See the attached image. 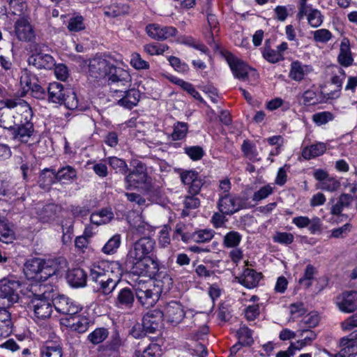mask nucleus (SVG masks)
<instances>
[{
    "label": "nucleus",
    "mask_w": 357,
    "mask_h": 357,
    "mask_svg": "<svg viewBox=\"0 0 357 357\" xmlns=\"http://www.w3.org/2000/svg\"><path fill=\"white\" fill-rule=\"evenodd\" d=\"M123 271L116 261L93 264L89 270V280L93 291L111 296L121 281Z\"/></svg>",
    "instance_id": "obj_1"
},
{
    "label": "nucleus",
    "mask_w": 357,
    "mask_h": 357,
    "mask_svg": "<svg viewBox=\"0 0 357 357\" xmlns=\"http://www.w3.org/2000/svg\"><path fill=\"white\" fill-rule=\"evenodd\" d=\"M66 264L64 259L46 261L40 258H32L24 264V272L27 279L41 282L54 275H61L66 271Z\"/></svg>",
    "instance_id": "obj_2"
},
{
    "label": "nucleus",
    "mask_w": 357,
    "mask_h": 357,
    "mask_svg": "<svg viewBox=\"0 0 357 357\" xmlns=\"http://www.w3.org/2000/svg\"><path fill=\"white\" fill-rule=\"evenodd\" d=\"M47 96L50 102L63 104L69 109H75L78 107L75 93L72 89L64 87L61 83H50L47 87Z\"/></svg>",
    "instance_id": "obj_3"
},
{
    "label": "nucleus",
    "mask_w": 357,
    "mask_h": 357,
    "mask_svg": "<svg viewBox=\"0 0 357 357\" xmlns=\"http://www.w3.org/2000/svg\"><path fill=\"white\" fill-rule=\"evenodd\" d=\"M136 298L140 304L146 308L153 307L159 299L160 291L149 280H137L134 284Z\"/></svg>",
    "instance_id": "obj_4"
},
{
    "label": "nucleus",
    "mask_w": 357,
    "mask_h": 357,
    "mask_svg": "<svg viewBox=\"0 0 357 357\" xmlns=\"http://www.w3.org/2000/svg\"><path fill=\"white\" fill-rule=\"evenodd\" d=\"M33 312V317L38 320H45L50 317L53 312V301L43 294H33L27 306Z\"/></svg>",
    "instance_id": "obj_5"
},
{
    "label": "nucleus",
    "mask_w": 357,
    "mask_h": 357,
    "mask_svg": "<svg viewBox=\"0 0 357 357\" xmlns=\"http://www.w3.org/2000/svg\"><path fill=\"white\" fill-rule=\"evenodd\" d=\"M155 241L150 237H142L137 241L128 251L126 257L128 263H134L136 261L150 257L149 255L154 250Z\"/></svg>",
    "instance_id": "obj_6"
},
{
    "label": "nucleus",
    "mask_w": 357,
    "mask_h": 357,
    "mask_svg": "<svg viewBox=\"0 0 357 357\" xmlns=\"http://www.w3.org/2000/svg\"><path fill=\"white\" fill-rule=\"evenodd\" d=\"M21 283L15 280L3 279L0 281V305L11 306L17 302L19 296L17 290Z\"/></svg>",
    "instance_id": "obj_7"
},
{
    "label": "nucleus",
    "mask_w": 357,
    "mask_h": 357,
    "mask_svg": "<svg viewBox=\"0 0 357 357\" xmlns=\"http://www.w3.org/2000/svg\"><path fill=\"white\" fill-rule=\"evenodd\" d=\"M132 273L137 275L154 278L159 272V261L156 257H150L130 263Z\"/></svg>",
    "instance_id": "obj_8"
},
{
    "label": "nucleus",
    "mask_w": 357,
    "mask_h": 357,
    "mask_svg": "<svg viewBox=\"0 0 357 357\" xmlns=\"http://www.w3.org/2000/svg\"><path fill=\"white\" fill-rule=\"evenodd\" d=\"M149 177L146 172L145 165L139 162L125 177L126 189L137 188L141 185L148 183Z\"/></svg>",
    "instance_id": "obj_9"
},
{
    "label": "nucleus",
    "mask_w": 357,
    "mask_h": 357,
    "mask_svg": "<svg viewBox=\"0 0 357 357\" xmlns=\"http://www.w3.org/2000/svg\"><path fill=\"white\" fill-rule=\"evenodd\" d=\"M14 33L17 38L22 42H33L36 38L34 28L24 17H20L15 21Z\"/></svg>",
    "instance_id": "obj_10"
},
{
    "label": "nucleus",
    "mask_w": 357,
    "mask_h": 357,
    "mask_svg": "<svg viewBox=\"0 0 357 357\" xmlns=\"http://www.w3.org/2000/svg\"><path fill=\"white\" fill-rule=\"evenodd\" d=\"M108 84L110 85L111 89L113 88L126 89L130 84L131 77L129 73L121 68L114 66L112 68L111 73L107 75Z\"/></svg>",
    "instance_id": "obj_11"
},
{
    "label": "nucleus",
    "mask_w": 357,
    "mask_h": 357,
    "mask_svg": "<svg viewBox=\"0 0 357 357\" xmlns=\"http://www.w3.org/2000/svg\"><path fill=\"white\" fill-rule=\"evenodd\" d=\"M114 66L102 57H95L89 61V72L91 77L100 79L107 77Z\"/></svg>",
    "instance_id": "obj_12"
},
{
    "label": "nucleus",
    "mask_w": 357,
    "mask_h": 357,
    "mask_svg": "<svg viewBox=\"0 0 357 357\" xmlns=\"http://www.w3.org/2000/svg\"><path fill=\"white\" fill-rule=\"evenodd\" d=\"M225 57L236 78L245 81L247 79L250 71L255 72L254 69L250 68L243 61L238 59L232 54L228 53L226 54Z\"/></svg>",
    "instance_id": "obj_13"
},
{
    "label": "nucleus",
    "mask_w": 357,
    "mask_h": 357,
    "mask_svg": "<svg viewBox=\"0 0 357 357\" xmlns=\"http://www.w3.org/2000/svg\"><path fill=\"white\" fill-rule=\"evenodd\" d=\"M218 206L220 213L232 215L243 208V201L238 197L226 194L220 198Z\"/></svg>",
    "instance_id": "obj_14"
},
{
    "label": "nucleus",
    "mask_w": 357,
    "mask_h": 357,
    "mask_svg": "<svg viewBox=\"0 0 357 357\" xmlns=\"http://www.w3.org/2000/svg\"><path fill=\"white\" fill-rule=\"evenodd\" d=\"M163 314L160 310H153L148 312L142 319V329L144 335L154 333L160 326Z\"/></svg>",
    "instance_id": "obj_15"
},
{
    "label": "nucleus",
    "mask_w": 357,
    "mask_h": 357,
    "mask_svg": "<svg viewBox=\"0 0 357 357\" xmlns=\"http://www.w3.org/2000/svg\"><path fill=\"white\" fill-rule=\"evenodd\" d=\"M115 93H120V98L118 100V105L127 109H132L136 106L139 101L140 92L139 90L133 88L128 90L123 89L113 88Z\"/></svg>",
    "instance_id": "obj_16"
},
{
    "label": "nucleus",
    "mask_w": 357,
    "mask_h": 357,
    "mask_svg": "<svg viewBox=\"0 0 357 357\" xmlns=\"http://www.w3.org/2000/svg\"><path fill=\"white\" fill-rule=\"evenodd\" d=\"M336 305L341 312H354L357 309V291H344L336 298Z\"/></svg>",
    "instance_id": "obj_17"
},
{
    "label": "nucleus",
    "mask_w": 357,
    "mask_h": 357,
    "mask_svg": "<svg viewBox=\"0 0 357 357\" xmlns=\"http://www.w3.org/2000/svg\"><path fill=\"white\" fill-rule=\"evenodd\" d=\"M161 311L163 314V318L175 325L179 324L185 316L182 305L176 301L169 302Z\"/></svg>",
    "instance_id": "obj_18"
},
{
    "label": "nucleus",
    "mask_w": 357,
    "mask_h": 357,
    "mask_svg": "<svg viewBox=\"0 0 357 357\" xmlns=\"http://www.w3.org/2000/svg\"><path fill=\"white\" fill-rule=\"evenodd\" d=\"M146 31L149 36L157 40H165L176 36L177 29L173 26H162L157 24L146 26Z\"/></svg>",
    "instance_id": "obj_19"
},
{
    "label": "nucleus",
    "mask_w": 357,
    "mask_h": 357,
    "mask_svg": "<svg viewBox=\"0 0 357 357\" xmlns=\"http://www.w3.org/2000/svg\"><path fill=\"white\" fill-rule=\"evenodd\" d=\"M53 305L58 312L63 314L75 315L81 310L79 305L64 295L55 298L53 300Z\"/></svg>",
    "instance_id": "obj_20"
},
{
    "label": "nucleus",
    "mask_w": 357,
    "mask_h": 357,
    "mask_svg": "<svg viewBox=\"0 0 357 357\" xmlns=\"http://www.w3.org/2000/svg\"><path fill=\"white\" fill-rule=\"evenodd\" d=\"M135 296V291L131 288H122L119 291L114 299V305L119 309L130 310L134 305Z\"/></svg>",
    "instance_id": "obj_21"
},
{
    "label": "nucleus",
    "mask_w": 357,
    "mask_h": 357,
    "mask_svg": "<svg viewBox=\"0 0 357 357\" xmlns=\"http://www.w3.org/2000/svg\"><path fill=\"white\" fill-rule=\"evenodd\" d=\"M14 117V126H22L26 123H33L31 119L33 112L29 105L24 101L19 105L16 109Z\"/></svg>",
    "instance_id": "obj_22"
},
{
    "label": "nucleus",
    "mask_w": 357,
    "mask_h": 357,
    "mask_svg": "<svg viewBox=\"0 0 357 357\" xmlns=\"http://www.w3.org/2000/svg\"><path fill=\"white\" fill-rule=\"evenodd\" d=\"M28 63L37 69H52L55 66L54 58L48 54L43 53L31 55L28 59Z\"/></svg>",
    "instance_id": "obj_23"
},
{
    "label": "nucleus",
    "mask_w": 357,
    "mask_h": 357,
    "mask_svg": "<svg viewBox=\"0 0 357 357\" xmlns=\"http://www.w3.org/2000/svg\"><path fill=\"white\" fill-rule=\"evenodd\" d=\"M61 206L50 204L38 207L37 209V215L39 220L43 222H49L56 220L58 214L61 212Z\"/></svg>",
    "instance_id": "obj_24"
},
{
    "label": "nucleus",
    "mask_w": 357,
    "mask_h": 357,
    "mask_svg": "<svg viewBox=\"0 0 357 357\" xmlns=\"http://www.w3.org/2000/svg\"><path fill=\"white\" fill-rule=\"evenodd\" d=\"M357 334L351 333L347 337H342L340 345L341 350L334 357H354V347L356 344Z\"/></svg>",
    "instance_id": "obj_25"
},
{
    "label": "nucleus",
    "mask_w": 357,
    "mask_h": 357,
    "mask_svg": "<svg viewBox=\"0 0 357 357\" xmlns=\"http://www.w3.org/2000/svg\"><path fill=\"white\" fill-rule=\"evenodd\" d=\"M67 280L73 287H83L86 284L87 273L82 268H73L68 271Z\"/></svg>",
    "instance_id": "obj_26"
},
{
    "label": "nucleus",
    "mask_w": 357,
    "mask_h": 357,
    "mask_svg": "<svg viewBox=\"0 0 357 357\" xmlns=\"http://www.w3.org/2000/svg\"><path fill=\"white\" fill-rule=\"evenodd\" d=\"M34 131L33 123L24 124L22 126H13L11 129V135L14 139H17L23 143H26Z\"/></svg>",
    "instance_id": "obj_27"
},
{
    "label": "nucleus",
    "mask_w": 357,
    "mask_h": 357,
    "mask_svg": "<svg viewBox=\"0 0 357 357\" xmlns=\"http://www.w3.org/2000/svg\"><path fill=\"white\" fill-rule=\"evenodd\" d=\"M337 61L344 67H349L353 63L354 59L350 50L349 40L346 38H343L341 41Z\"/></svg>",
    "instance_id": "obj_28"
},
{
    "label": "nucleus",
    "mask_w": 357,
    "mask_h": 357,
    "mask_svg": "<svg viewBox=\"0 0 357 357\" xmlns=\"http://www.w3.org/2000/svg\"><path fill=\"white\" fill-rule=\"evenodd\" d=\"M312 70L310 66L303 65L300 61H296L291 64L289 77L295 81L300 82Z\"/></svg>",
    "instance_id": "obj_29"
},
{
    "label": "nucleus",
    "mask_w": 357,
    "mask_h": 357,
    "mask_svg": "<svg viewBox=\"0 0 357 357\" xmlns=\"http://www.w3.org/2000/svg\"><path fill=\"white\" fill-rule=\"evenodd\" d=\"M261 278V273H257L253 269L246 268L243 272V278L240 279V283L247 288H254L257 286Z\"/></svg>",
    "instance_id": "obj_30"
},
{
    "label": "nucleus",
    "mask_w": 357,
    "mask_h": 357,
    "mask_svg": "<svg viewBox=\"0 0 357 357\" xmlns=\"http://www.w3.org/2000/svg\"><path fill=\"white\" fill-rule=\"evenodd\" d=\"M319 322V315L316 312H312L304 317L303 319L299 322V330L298 332L300 333L301 336H303L305 332H308L310 331V328L316 327Z\"/></svg>",
    "instance_id": "obj_31"
},
{
    "label": "nucleus",
    "mask_w": 357,
    "mask_h": 357,
    "mask_svg": "<svg viewBox=\"0 0 357 357\" xmlns=\"http://www.w3.org/2000/svg\"><path fill=\"white\" fill-rule=\"evenodd\" d=\"M40 355L41 357H62V347L57 342H46L40 348Z\"/></svg>",
    "instance_id": "obj_32"
},
{
    "label": "nucleus",
    "mask_w": 357,
    "mask_h": 357,
    "mask_svg": "<svg viewBox=\"0 0 357 357\" xmlns=\"http://www.w3.org/2000/svg\"><path fill=\"white\" fill-rule=\"evenodd\" d=\"M130 7L128 4L119 2L114 3L104 8V14L110 17H116L128 14Z\"/></svg>",
    "instance_id": "obj_33"
},
{
    "label": "nucleus",
    "mask_w": 357,
    "mask_h": 357,
    "mask_svg": "<svg viewBox=\"0 0 357 357\" xmlns=\"http://www.w3.org/2000/svg\"><path fill=\"white\" fill-rule=\"evenodd\" d=\"M33 160H34L32 156L24 154H22L17 157V162L20 165L22 178L25 181L28 180L29 177V173L33 169Z\"/></svg>",
    "instance_id": "obj_34"
},
{
    "label": "nucleus",
    "mask_w": 357,
    "mask_h": 357,
    "mask_svg": "<svg viewBox=\"0 0 357 357\" xmlns=\"http://www.w3.org/2000/svg\"><path fill=\"white\" fill-rule=\"evenodd\" d=\"M326 150V144L319 142L303 149L302 156L307 160L322 155Z\"/></svg>",
    "instance_id": "obj_35"
},
{
    "label": "nucleus",
    "mask_w": 357,
    "mask_h": 357,
    "mask_svg": "<svg viewBox=\"0 0 357 357\" xmlns=\"http://www.w3.org/2000/svg\"><path fill=\"white\" fill-rule=\"evenodd\" d=\"M353 201V197L349 194L343 193L342 194L337 202L331 206V213L333 215H340L344 208H348L351 202Z\"/></svg>",
    "instance_id": "obj_36"
},
{
    "label": "nucleus",
    "mask_w": 357,
    "mask_h": 357,
    "mask_svg": "<svg viewBox=\"0 0 357 357\" xmlns=\"http://www.w3.org/2000/svg\"><path fill=\"white\" fill-rule=\"evenodd\" d=\"M109 336V331L105 327L97 328L87 336V340L93 345L103 342Z\"/></svg>",
    "instance_id": "obj_37"
},
{
    "label": "nucleus",
    "mask_w": 357,
    "mask_h": 357,
    "mask_svg": "<svg viewBox=\"0 0 357 357\" xmlns=\"http://www.w3.org/2000/svg\"><path fill=\"white\" fill-rule=\"evenodd\" d=\"M154 279L157 282L155 285L157 289H160V292L163 290H169L173 284L172 278L165 272L159 271Z\"/></svg>",
    "instance_id": "obj_38"
},
{
    "label": "nucleus",
    "mask_w": 357,
    "mask_h": 357,
    "mask_svg": "<svg viewBox=\"0 0 357 357\" xmlns=\"http://www.w3.org/2000/svg\"><path fill=\"white\" fill-rule=\"evenodd\" d=\"M14 114L8 108H0V126L11 130L14 126Z\"/></svg>",
    "instance_id": "obj_39"
},
{
    "label": "nucleus",
    "mask_w": 357,
    "mask_h": 357,
    "mask_svg": "<svg viewBox=\"0 0 357 357\" xmlns=\"http://www.w3.org/2000/svg\"><path fill=\"white\" fill-rule=\"evenodd\" d=\"M241 151L244 156L250 160L255 162L260 160V158H258V152L256 146L250 140L247 139L243 141L241 146Z\"/></svg>",
    "instance_id": "obj_40"
},
{
    "label": "nucleus",
    "mask_w": 357,
    "mask_h": 357,
    "mask_svg": "<svg viewBox=\"0 0 357 357\" xmlns=\"http://www.w3.org/2000/svg\"><path fill=\"white\" fill-rule=\"evenodd\" d=\"M121 243V236L116 234L112 236L102 248V252L107 255L115 253Z\"/></svg>",
    "instance_id": "obj_41"
},
{
    "label": "nucleus",
    "mask_w": 357,
    "mask_h": 357,
    "mask_svg": "<svg viewBox=\"0 0 357 357\" xmlns=\"http://www.w3.org/2000/svg\"><path fill=\"white\" fill-rule=\"evenodd\" d=\"M14 239V231L5 219L0 218V241L8 243Z\"/></svg>",
    "instance_id": "obj_42"
},
{
    "label": "nucleus",
    "mask_w": 357,
    "mask_h": 357,
    "mask_svg": "<svg viewBox=\"0 0 357 357\" xmlns=\"http://www.w3.org/2000/svg\"><path fill=\"white\" fill-rule=\"evenodd\" d=\"M57 181L56 172L52 169H45L39 176V182L42 188L51 185Z\"/></svg>",
    "instance_id": "obj_43"
},
{
    "label": "nucleus",
    "mask_w": 357,
    "mask_h": 357,
    "mask_svg": "<svg viewBox=\"0 0 357 357\" xmlns=\"http://www.w3.org/2000/svg\"><path fill=\"white\" fill-rule=\"evenodd\" d=\"M93 321L85 316H78L73 323L71 328L79 333L86 332Z\"/></svg>",
    "instance_id": "obj_44"
},
{
    "label": "nucleus",
    "mask_w": 357,
    "mask_h": 357,
    "mask_svg": "<svg viewBox=\"0 0 357 357\" xmlns=\"http://www.w3.org/2000/svg\"><path fill=\"white\" fill-rule=\"evenodd\" d=\"M305 16H307L308 24L312 27L317 28L323 23L324 15L318 9L312 8V6Z\"/></svg>",
    "instance_id": "obj_45"
},
{
    "label": "nucleus",
    "mask_w": 357,
    "mask_h": 357,
    "mask_svg": "<svg viewBox=\"0 0 357 357\" xmlns=\"http://www.w3.org/2000/svg\"><path fill=\"white\" fill-rule=\"evenodd\" d=\"M57 181L65 183L77 177L76 170L71 166H66L56 172Z\"/></svg>",
    "instance_id": "obj_46"
},
{
    "label": "nucleus",
    "mask_w": 357,
    "mask_h": 357,
    "mask_svg": "<svg viewBox=\"0 0 357 357\" xmlns=\"http://www.w3.org/2000/svg\"><path fill=\"white\" fill-rule=\"evenodd\" d=\"M268 40H266L262 52L264 58L270 63H277L283 59V56L280 52L271 48L268 45Z\"/></svg>",
    "instance_id": "obj_47"
},
{
    "label": "nucleus",
    "mask_w": 357,
    "mask_h": 357,
    "mask_svg": "<svg viewBox=\"0 0 357 357\" xmlns=\"http://www.w3.org/2000/svg\"><path fill=\"white\" fill-rule=\"evenodd\" d=\"M107 161L109 166L113 168L116 173L126 174L128 172V165L125 160L117 157H109Z\"/></svg>",
    "instance_id": "obj_48"
},
{
    "label": "nucleus",
    "mask_w": 357,
    "mask_h": 357,
    "mask_svg": "<svg viewBox=\"0 0 357 357\" xmlns=\"http://www.w3.org/2000/svg\"><path fill=\"white\" fill-rule=\"evenodd\" d=\"M304 333H307L306 336H305L304 339L297 341L295 343H291L289 347L287 349H291V352L294 353V350H300L307 344H310L312 340H314L317 335L312 331H309L308 332H305Z\"/></svg>",
    "instance_id": "obj_49"
},
{
    "label": "nucleus",
    "mask_w": 357,
    "mask_h": 357,
    "mask_svg": "<svg viewBox=\"0 0 357 357\" xmlns=\"http://www.w3.org/2000/svg\"><path fill=\"white\" fill-rule=\"evenodd\" d=\"M242 236L237 231L228 232L223 239V245L225 248H236L241 243Z\"/></svg>",
    "instance_id": "obj_50"
},
{
    "label": "nucleus",
    "mask_w": 357,
    "mask_h": 357,
    "mask_svg": "<svg viewBox=\"0 0 357 357\" xmlns=\"http://www.w3.org/2000/svg\"><path fill=\"white\" fill-rule=\"evenodd\" d=\"M215 231L212 229H200L192 234V239L199 243L210 241L214 236Z\"/></svg>",
    "instance_id": "obj_51"
},
{
    "label": "nucleus",
    "mask_w": 357,
    "mask_h": 357,
    "mask_svg": "<svg viewBox=\"0 0 357 357\" xmlns=\"http://www.w3.org/2000/svg\"><path fill=\"white\" fill-rule=\"evenodd\" d=\"M173 82L177 85L180 86L183 90L186 91L193 98H195L197 100H199L200 101H202L201 95L195 89L194 86L192 84L187 82L179 78H175V79Z\"/></svg>",
    "instance_id": "obj_52"
},
{
    "label": "nucleus",
    "mask_w": 357,
    "mask_h": 357,
    "mask_svg": "<svg viewBox=\"0 0 357 357\" xmlns=\"http://www.w3.org/2000/svg\"><path fill=\"white\" fill-rule=\"evenodd\" d=\"M188 130V126L186 123L177 122L174 126V131L172 134L173 140L183 139Z\"/></svg>",
    "instance_id": "obj_53"
},
{
    "label": "nucleus",
    "mask_w": 357,
    "mask_h": 357,
    "mask_svg": "<svg viewBox=\"0 0 357 357\" xmlns=\"http://www.w3.org/2000/svg\"><path fill=\"white\" fill-rule=\"evenodd\" d=\"M239 342L243 345L250 346L254 340L252 337V331L248 327H241L237 331Z\"/></svg>",
    "instance_id": "obj_54"
},
{
    "label": "nucleus",
    "mask_w": 357,
    "mask_h": 357,
    "mask_svg": "<svg viewBox=\"0 0 357 357\" xmlns=\"http://www.w3.org/2000/svg\"><path fill=\"white\" fill-rule=\"evenodd\" d=\"M130 65L137 70H147L150 66L149 62L144 60L137 52L131 54Z\"/></svg>",
    "instance_id": "obj_55"
},
{
    "label": "nucleus",
    "mask_w": 357,
    "mask_h": 357,
    "mask_svg": "<svg viewBox=\"0 0 357 357\" xmlns=\"http://www.w3.org/2000/svg\"><path fill=\"white\" fill-rule=\"evenodd\" d=\"M317 273L316 268L311 264L307 265L303 276L300 278L299 283L309 287L312 284V280Z\"/></svg>",
    "instance_id": "obj_56"
},
{
    "label": "nucleus",
    "mask_w": 357,
    "mask_h": 357,
    "mask_svg": "<svg viewBox=\"0 0 357 357\" xmlns=\"http://www.w3.org/2000/svg\"><path fill=\"white\" fill-rule=\"evenodd\" d=\"M180 41L181 43L192 47L196 50L201 51L204 54L208 53V49L205 45L197 43L193 38L190 36H184L182 38H181Z\"/></svg>",
    "instance_id": "obj_57"
},
{
    "label": "nucleus",
    "mask_w": 357,
    "mask_h": 357,
    "mask_svg": "<svg viewBox=\"0 0 357 357\" xmlns=\"http://www.w3.org/2000/svg\"><path fill=\"white\" fill-rule=\"evenodd\" d=\"M122 346V341L118 334L113 335L109 341H108L103 347V351H111L118 352Z\"/></svg>",
    "instance_id": "obj_58"
},
{
    "label": "nucleus",
    "mask_w": 357,
    "mask_h": 357,
    "mask_svg": "<svg viewBox=\"0 0 357 357\" xmlns=\"http://www.w3.org/2000/svg\"><path fill=\"white\" fill-rule=\"evenodd\" d=\"M168 61L174 69L178 73H185L189 70L188 65L181 61V60L176 56H170L168 58Z\"/></svg>",
    "instance_id": "obj_59"
},
{
    "label": "nucleus",
    "mask_w": 357,
    "mask_h": 357,
    "mask_svg": "<svg viewBox=\"0 0 357 357\" xmlns=\"http://www.w3.org/2000/svg\"><path fill=\"white\" fill-rule=\"evenodd\" d=\"M331 38V32L326 29H318L313 32V38L318 43H326Z\"/></svg>",
    "instance_id": "obj_60"
},
{
    "label": "nucleus",
    "mask_w": 357,
    "mask_h": 357,
    "mask_svg": "<svg viewBox=\"0 0 357 357\" xmlns=\"http://www.w3.org/2000/svg\"><path fill=\"white\" fill-rule=\"evenodd\" d=\"M68 29L70 31H79L85 29L84 18L82 16H77L70 19Z\"/></svg>",
    "instance_id": "obj_61"
},
{
    "label": "nucleus",
    "mask_w": 357,
    "mask_h": 357,
    "mask_svg": "<svg viewBox=\"0 0 357 357\" xmlns=\"http://www.w3.org/2000/svg\"><path fill=\"white\" fill-rule=\"evenodd\" d=\"M340 187V183L336 179L328 177V178L319 183V188L329 192H334Z\"/></svg>",
    "instance_id": "obj_62"
},
{
    "label": "nucleus",
    "mask_w": 357,
    "mask_h": 357,
    "mask_svg": "<svg viewBox=\"0 0 357 357\" xmlns=\"http://www.w3.org/2000/svg\"><path fill=\"white\" fill-rule=\"evenodd\" d=\"M185 153L192 159V160H199L204 155L203 149L199 146H193L185 148Z\"/></svg>",
    "instance_id": "obj_63"
},
{
    "label": "nucleus",
    "mask_w": 357,
    "mask_h": 357,
    "mask_svg": "<svg viewBox=\"0 0 357 357\" xmlns=\"http://www.w3.org/2000/svg\"><path fill=\"white\" fill-rule=\"evenodd\" d=\"M38 78L33 74H31L26 69L22 71L20 76V84L22 86H26L28 89L33 84Z\"/></svg>",
    "instance_id": "obj_64"
}]
</instances>
